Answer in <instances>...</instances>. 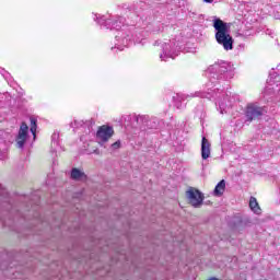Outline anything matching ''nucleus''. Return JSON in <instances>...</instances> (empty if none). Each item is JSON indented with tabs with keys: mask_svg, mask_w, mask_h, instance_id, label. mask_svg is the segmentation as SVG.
<instances>
[{
	"mask_svg": "<svg viewBox=\"0 0 280 280\" xmlns=\"http://www.w3.org/2000/svg\"><path fill=\"white\" fill-rule=\"evenodd\" d=\"M213 27L215 32V40L219 45L223 46L225 51H231L233 49V36L229 33V24L222 21L220 18L213 20Z\"/></svg>",
	"mask_w": 280,
	"mask_h": 280,
	"instance_id": "nucleus-2",
	"label": "nucleus"
},
{
	"mask_svg": "<svg viewBox=\"0 0 280 280\" xmlns=\"http://www.w3.org/2000/svg\"><path fill=\"white\" fill-rule=\"evenodd\" d=\"M265 113L266 108L260 107L255 103H250L247 105L245 110L246 121H255V119H260V117H264Z\"/></svg>",
	"mask_w": 280,
	"mask_h": 280,
	"instance_id": "nucleus-6",
	"label": "nucleus"
},
{
	"mask_svg": "<svg viewBox=\"0 0 280 280\" xmlns=\"http://www.w3.org/2000/svg\"><path fill=\"white\" fill-rule=\"evenodd\" d=\"M115 39L118 43L116 44L115 49H119V51H124V47H128V45H130L129 35H126L121 31L118 32V34L115 36Z\"/></svg>",
	"mask_w": 280,
	"mask_h": 280,
	"instance_id": "nucleus-11",
	"label": "nucleus"
},
{
	"mask_svg": "<svg viewBox=\"0 0 280 280\" xmlns=\"http://www.w3.org/2000/svg\"><path fill=\"white\" fill-rule=\"evenodd\" d=\"M186 198H187L189 205H191L192 207L198 209V207L202 206V202L205 200V195H202V192H200V190H198L196 188H189L186 191Z\"/></svg>",
	"mask_w": 280,
	"mask_h": 280,
	"instance_id": "nucleus-7",
	"label": "nucleus"
},
{
	"mask_svg": "<svg viewBox=\"0 0 280 280\" xmlns=\"http://www.w3.org/2000/svg\"><path fill=\"white\" fill-rule=\"evenodd\" d=\"M98 25L103 30H121V26L124 25V18L116 15L110 19H106V16H102L97 21Z\"/></svg>",
	"mask_w": 280,
	"mask_h": 280,
	"instance_id": "nucleus-5",
	"label": "nucleus"
},
{
	"mask_svg": "<svg viewBox=\"0 0 280 280\" xmlns=\"http://www.w3.org/2000/svg\"><path fill=\"white\" fill-rule=\"evenodd\" d=\"M209 156H211V142L203 136L201 139V158L207 161Z\"/></svg>",
	"mask_w": 280,
	"mask_h": 280,
	"instance_id": "nucleus-12",
	"label": "nucleus"
},
{
	"mask_svg": "<svg viewBox=\"0 0 280 280\" xmlns=\"http://www.w3.org/2000/svg\"><path fill=\"white\" fill-rule=\"evenodd\" d=\"M113 150H119L121 148V141H116L112 144Z\"/></svg>",
	"mask_w": 280,
	"mask_h": 280,
	"instance_id": "nucleus-20",
	"label": "nucleus"
},
{
	"mask_svg": "<svg viewBox=\"0 0 280 280\" xmlns=\"http://www.w3.org/2000/svg\"><path fill=\"white\" fill-rule=\"evenodd\" d=\"M154 45L156 46V45H161V43H159V40H156L155 43H154Z\"/></svg>",
	"mask_w": 280,
	"mask_h": 280,
	"instance_id": "nucleus-23",
	"label": "nucleus"
},
{
	"mask_svg": "<svg viewBox=\"0 0 280 280\" xmlns=\"http://www.w3.org/2000/svg\"><path fill=\"white\" fill-rule=\"evenodd\" d=\"M60 133L54 132L51 136V152H58V148H60Z\"/></svg>",
	"mask_w": 280,
	"mask_h": 280,
	"instance_id": "nucleus-14",
	"label": "nucleus"
},
{
	"mask_svg": "<svg viewBox=\"0 0 280 280\" xmlns=\"http://www.w3.org/2000/svg\"><path fill=\"white\" fill-rule=\"evenodd\" d=\"M30 119H31V132H32L34 139H36V128H37L36 121L37 120L34 117H31Z\"/></svg>",
	"mask_w": 280,
	"mask_h": 280,
	"instance_id": "nucleus-17",
	"label": "nucleus"
},
{
	"mask_svg": "<svg viewBox=\"0 0 280 280\" xmlns=\"http://www.w3.org/2000/svg\"><path fill=\"white\" fill-rule=\"evenodd\" d=\"M249 209H252V211L254 213H256V215L261 214V208L259 207V202H257V198L250 197V199H249Z\"/></svg>",
	"mask_w": 280,
	"mask_h": 280,
	"instance_id": "nucleus-13",
	"label": "nucleus"
},
{
	"mask_svg": "<svg viewBox=\"0 0 280 280\" xmlns=\"http://www.w3.org/2000/svg\"><path fill=\"white\" fill-rule=\"evenodd\" d=\"M0 73L4 78V80H8V78H10V73H8V71H5V69L0 68Z\"/></svg>",
	"mask_w": 280,
	"mask_h": 280,
	"instance_id": "nucleus-19",
	"label": "nucleus"
},
{
	"mask_svg": "<svg viewBox=\"0 0 280 280\" xmlns=\"http://www.w3.org/2000/svg\"><path fill=\"white\" fill-rule=\"evenodd\" d=\"M21 202H23V206L25 207V211H27V214L19 211L18 215L20 218H23L24 220H38L39 222H43V219L40 218V212H38V197H36V201H32V198L30 196H23L21 197Z\"/></svg>",
	"mask_w": 280,
	"mask_h": 280,
	"instance_id": "nucleus-3",
	"label": "nucleus"
},
{
	"mask_svg": "<svg viewBox=\"0 0 280 280\" xmlns=\"http://www.w3.org/2000/svg\"><path fill=\"white\" fill-rule=\"evenodd\" d=\"M205 3H213V0H203Z\"/></svg>",
	"mask_w": 280,
	"mask_h": 280,
	"instance_id": "nucleus-22",
	"label": "nucleus"
},
{
	"mask_svg": "<svg viewBox=\"0 0 280 280\" xmlns=\"http://www.w3.org/2000/svg\"><path fill=\"white\" fill-rule=\"evenodd\" d=\"M235 68L229 61H218L208 68V73H210V80L207 83V92H196L197 97H206L207 100H217L219 108L222 114L226 113V108L233 106V98L229 97L231 92L226 91L225 96L223 94L224 90H221L220 84L231 80L235 75Z\"/></svg>",
	"mask_w": 280,
	"mask_h": 280,
	"instance_id": "nucleus-1",
	"label": "nucleus"
},
{
	"mask_svg": "<svg viewBox=\"0 0 280 280\" xmlns=\"http://www.w3.org/2000/svg\"><path fill=\"white\" fill-rule=\"evenodd\" d=\"M71 178L72 180H80L82 178H86V174H84V172L80 171L79 168H72Z\"/></svg>",
	"mask_w": 280,
	"mask_h": 280,
	"instance_id": "nucleus-16",
	"label": "nucleus"
},
{
	"mask_svg": "<svg viewBox=\"0 0 280 280\" xmlns=\"http://www.w3.org/2000/svg\"><path fill=\"white\" fill-rule=\"evenodd\" d=\"M30 130V127L27 124L22 122L18 137H16V147L23 150L25 148V141H27V132Z\"/></svg>",
	"mask_w": 280,
	"mask_h": 280,
	"instance_id": "nucleus-9",
	"label": "nucleus"
},
{
	"mask_svg": "<svg viewBox=\"0 0 280 280\" xmlns=\"http://www.w3.org/2000/svg\"><path fill=\"white\" fill-rule=\"evenodd\" d=\"M133 121H136L140 130H148V128H152V121L150 120V116L135 115Z\"/></svg>",
	"mask_w": 280,
	"mask_h": 280,
	"instance_id": "nucleus-10",
	"label": "nucleus"
},
{
	"mask_svg": "<svg viewBox=\"0 0 280 280\" xmlns=\"http://www.w3.org/2000/svg\"><path fill=\"white\" fill-rule=\"evenodd\" d=\"M113 135H115V130L113 129V127L103 125L98 128L96 132V139H98V141H101L102 143H106V141H108V139H110Z\"/></svg>",
	"mask_w": 280,
	"mask_h": 280,
	"instance_id": "nucleus-8",
	"label": "nucleus"
},
{
	"mask_svg": "<svg viewBox=\"0 0 280 280\" xmlns=\"http://www.w3.org/2000/svg\"><path fill=\"white\" fill-rule=\"evenodd\" d=\"M187 97H189V95H185V94H177L176 98L179 101V102H183V100H187Z\"/></svg>",
	"mask_w": 280,
	"mask_h": 280,
	"instance_id": "nucleus-21",
	"label": "nucleus"
},
{
	"mask_svg": "<svg viewBox=\"0 0 280 280\" xmlns=\"http://www.w3.org/2000/svg\"><path fill=\"white\" fill-rule=\"evenodd\" d=\"M180 49V43L175 39L170 40V43L162 44V54H160V58L162 61L167 62L168 58H176L178 56V51Z\"/></svg>",
	"mask_w": 280,
	"mask_h": 280,
	"instance_id": "nucleus-4",
	"label": "nucleus"
},
{
	"mask_svg": "<svg viewBox=\"0 0 280 280\" xmlns=\"http://www.w3.org/2000/svg\"><path fill=\"white\" fill-rule=\"evenodd\" d=\"M84 124H86V122H84V120H73L72 122H70V127L71 128H82V126H84Z\"/></svg>",
	"mask_w": 280,
	"mask_h": 280,
	"instance_id": "nucleus-18",
	"label": "nucleus"
},
{
	"mask_svg": "<svg viewBox=\"0 0 280 280\" xmlns=\"http://www.w3.org/2000/svg\"><path fill=\"white\" fill-rule=\"evenodd\" d=\"M177 108H180V106L178 104H176Z\"/></svg>",
	"mask_w": 280,
	"mask_h": 280,
	"instance_id": "nucleus-24",
	"label": "nucleus"
},
{
	"mask_svg": "<svg viewBox=\"0 0 280 280\" xmlns=\"http://www.w3.org/2000/svg\"><path fill=\"white\" fill-rule=\"evenodd\" d=\"M173 100H176V96H173Z\"/></svg>",
	"mask_w": 280,
	"mask_h": 280,
	"instance_id": "nucleus-25",
	"label": "nucleus"
},
{
	"mask_svg": "<svg viewBox=\"0 0 280 280\" xmlns=\"http://www.w3.org/2000/svg\"><path fill=\"white\" fill-rule=\"evenodd\" d=\"M226 189V182L224 179H222L221 182H219L213 190V195L214 196H222L224 194V190Z\"/></svg>",
	"mask_w": 280,
	"mask_h": 280,
	"instance_id": "nucleus-15",
	"label": "nucleus"
}]
</instances>
